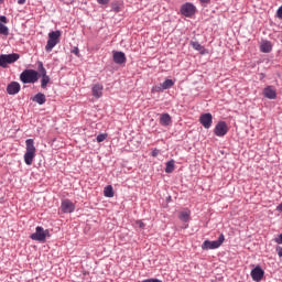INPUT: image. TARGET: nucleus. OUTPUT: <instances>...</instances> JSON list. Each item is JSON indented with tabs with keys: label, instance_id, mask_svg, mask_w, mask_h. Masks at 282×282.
<instances>
[{
	"label": "nucleus",
	"instance_id": "nucleus-1",
	"mask_svg": "<svg viewBox=\"0 0 282 282\" xmlns=\"http://www.w3.org/2000/svg\"><path fill=\"white\" fill-rule=\"evenodd\" d=\"M26 151L24 153V163L26 166H32L34 158H36V147H34V139H26Z\"/></svg>",
	"mask_w": 282,
	"mask_h": 282
},
{
	"label": "nucleus",
	"instance_id": "nucleus-2",
	"mask_svg": "<svg viewBox=\"0 0 282 282\" xmlns=\"http://www.w3.org/2000/svg\"><path fill=\"white\" fill-rule=\"evenodd\" d=\"M39 75H40L39 72L34 69H24L20 74V80L24 85H28V84L34 85V83H39Z\"/></svg>",
	"mask_w": 282,
	"mask_h": 282
},
{
	"label": "nucleus",
	"instance_id": "nucleus-3",
	"mask_svg": "<svg viewBox=\"0 0 282 282\" xmlns=\"http://www.w3.org/2000/svg\"><path fill=\"white\" fill-rule=\"evenodd\" d=\"M47 237H51L50 229H44L43 227L37 226L35 228V232L30 236V239H32V241H40V243H45V239H47Z\"/></svg>",
	"mask_w": 282,
	"mask_h": 282
},
{
	"label": "nucleus",
	"instance_id": "nucleus-4",
	"mask_svg": "<svg viewBox=\"0 0 282 282\" xmlns=\"http://www.w3.org/2000/svg\"><path fill=\"white\" fill-rule=\"evenodd\" d=\"M61 43V31H52L48 33V40L45 46L46 52H52L56 45Z\"/></svg>",
	"mask_w": 282,
	"mask_h": 282
},
{
	"label": "nucleus",
	"instance_id": "nucleus-5",
	"mask_svg": "<svg viewBox=\"0 0 282 282\" xmlns=\"http://www.w3.org/2000/svg\"><path fill=\"white\" fill-rule=\"evenodd\" d=\"M224 241H226V236L220 234L217 240H205L202 245V250H217V248H221Z\"/></svg>",
	"mask_w": 282,
	"mask_h": 282
},
{
	"label": "nucleus",
	"instance_id": "nucleus-6",
	"mask_svg": "<svg viewBox=\"0 0 282 282\" xmlns=\"http://www.w3.org/2000/svg\"><path fill=\"white\" fill-rule=\"evenodd\" d=\"M20 58V55L17 53L13 54H2L0 55V67H8V65H12V63H17V59Z\"/></svg>",
	"mask_w": 282,
	"mask_h": 282
},
{
	"label": "nucleus",
	"instance_id": "nucleus-7",
	"mask_svg": "<svg viewBox=\"0 0 282 282\" xmlns=\"http://www.w3.org/2000/svg\"><path fill=\"white\" fill-rule=\"evenodd\" d=\"M76 210V205L70 199L62 200L59 214L61 215H69Z\"/></svg>",
	"mask_w": 282,
	"mask_h": 282
},
{
	"label": "nucleus",
	"instance_id": "nucleus-8",
	"mask_svg": "<svg viewBox=\"0 0 282 282\" xmlns=\"http://www.w3.org/2000/svg\"><path fill=\"white\" fill-rule=\"evenodd\" d=\"M214 133L217 138H224L228 133V123L226 121H219L214 129Z\"/></svg>",
	"mask_w": 282,
	"mask_h": 282
},
{
	"label": "nucleus",
	"instance_id": "nucleus-9",
	"mask_svg": "<svg viewBox=\"0 0 282 282\" xmlns=\"http://www.w3.org/2000/svg\"><path fill=\"white\" fill-rule=\"evenodd\" d=\"M196 11H197V9L191 2L184 3L181 7V14H183V17L191 18V17H193L195 14Z\"/></svg>",
	"mask_w": 282,
	"mask_h": 282
},
{
	"label": "nucleus",
	"instance_id": "nucleus-10",
	"mask_svg": "<svg viewBox=\"0 0 282 282\" xmlns=\"http://www.w3.org/2000/svg\"><path fill=\"white\" fill-rule=\"evenodd\" d=\"M251 279L252 281L260 282L262 281L263 276L265 275V271L261 268V265H256L251 272Z\"/></svg>",
	"mask_w": 282,
	"mask_h": 282
},
{
	"label": "nucleus",
	"instance_id": "nucleus-11",
	"mask_svg": "<svg viewBox=\"0 0 282 282\" xmlns=\"http://www.w3.org/2000/svg\"><path fill=\"white\" fill-rule=\"evenodd\" d=\"M199 122L204 129H210L213 127V115L210 112L200 115Z\"/></svg>",
	"mask_w": 282,
	"mask_h": 282
},
{
	"label": "nucleus",
	"instance_id": "nucleus-12",
	"mask_svg": "<svg viewBox=\"0 0 282 282\" xmlns=\"http://www.w3.org/2000/svg\"><path fill=\"white\" fill-rule=\"evenodd\" d=\"M112 61L117 65H123V63H127V55L122 52L115 51L112 54Z\"/></svg>",
	"mask_w": 282,
	"mask_h": 282
},
{
	"label": "nucleus",
	"instance_id": "nucleus-13",
	"mask_svg": "<svg viewBox=\"0 0 282 282\" xmlns=\"http://www.w3.org/2000/svg\"><path fill=\"white\" fill-rule=\"evenodd\" d=\"M19 91H21V84H19L18 82H12L11 84H9L7 86V93L10 96H14V95L19 94Z\"/></svg>",
	"mask_w": 282,
	"mask_h": 282
},
{
	"label": "nucleus",
	"instance_id": "nucleus-14",
	"mask_svg": "<svg viewBox=\"0 0 282 282\" xmlns=\"http://www.w3.org/2000/svg\"><path fill=\"white\" fill-rule=\"evenodd\" d=\"M263 96L264 98L274 100V98H276V89L273 86H268L263 89Z\"/></svg>",
	"mask_w": 282,
	"mask_h": 282
},
{
	"label": "nucleus",
	"instance_id": "nucleus-15",
	"mask_svg": "<svg viewBox=\"0 0 282 282\" xmlns=\"http://www.w3.org/2000/svg\"><path fill=\"white\" fill-rule=\"evenodd\" d=\"M260 52H263V54H270L272 52V43L270 41H265L260 46Z\"/></svg>",
	"mask_w": 282,
	"mask_h": 282
},
{
	"label": "nucleus",
	"instance_id": "nucleus-16",
	"mask_svg": "<svg viewBox=\"0 0 282 282\" xmlns=\"http://www.w3.org/2000/svg\"><path fill=\"white\" fill-rule=\"evenodd\" d=\"M160 122H161L162 127H169L172 122L171 115L162 113L160 117Z\"/></svg>",
	"mask_w": 282,
	"mask_h": 282
},
{
	"label": "nucleus",
	"instance_id": "nucleus-17",
	"mask_svg": "<svg viewBox=\"0 0 282 282\" xmlns=\"http://www.w3.org/2000/svg\"><path fill=\"white\" fill-rule=\"evenodd\" d=\"M191 45L196 52H200V54H208V50H206L199 42H191Z\"/></svg>",
	"mask_w": 282,
	"mask_h": 282
},
{
	"label": "nucleus",
	"instance_id": "nucleus-18",
	"mask_svg": "<svg viewBox=\"0 0 282 282\" xmlns=\"http://www.w3.org/2000/svg\"><path fill=\"white\" fill-rule=\"evenodd\" d=\"M102 85L100 84H96L94 87H93V96L95 98H100L102 96Z\"/></svg>",
	"mask_w": 282,
	"mask_h": 282
},
{
	"label": "nucleus",
	"instance_id": "nucleus-19",
	"mask_svg": "<svg viewBox=\"0 0 282 282\" xmlns=\"http://www.w3.org/2000/svg\"><path fill=\"white\" fill-rule=\"evenodd\" d=\"M34 102H37V105H45V96L41 93L36 94L33 98Z\"/></svg>",
	"mask_w": 282,
	"mask_h": 282
},
{
	"label": "nucleus",
	"instance_id": "nucleus-20",
	"mask_svg": "<svg viewBox=\"0 0 282 282\" xmlns=\"http://www.w3.org/2000/svg\"><path fill=\"white\" fill-rule=\"evenodd\" d=\"M173 171H175V161L170 160L166 162L165 173H172Z\"/></svg>",
	"mask_w": 282,
	"mask_h": 282
},
{
	"label": "nucleus",
	"instance_id": "nucleus-21",
	"mask_svg": "<svg viewBox=\"0 0 282 282\" xmlns=\"http://www.w3.org/2000/svg\"><path fill=\"white\" fill-rule=\"evenodd\" d=\"M161 85L163 86V90L171 89L175 85V80L165 79Z\"/></svg>",
	"mask_w": 282,
	"mask_h": 282
},
{
	"label": "nucleus",
	"instance_id": "nucleus-22",
	"mask_svg": "<svg viewBox=\"0 0 282 282\" xmlns=\"http://www.w3.org/2000/svg\"><path fill=\"white\" fill-rule=\"evenodd\" d=\"M105 197H113V186L108 185L104 189Z\"/></svg>",
	"mask_w": 282,
	"mask_h": 282
},
{
	"label": "nucleus",
	"instance_id": "nucleus-23",
	"mask_svg": "<svg viewBox=\"0 0 282 282\" xmlns=\"http://www.w3.org/2000/svg\"><path fill=\"white\" fill-rule=\"evenodd\" d=\"M37 70L40 76L42 77L47 76V70L45 69V66H43V62H39Z\"/></svg>",
	"mask_w": 282,
	"mask_h": 282
},
{
	"label": "nucleus",
	"instance_id": "nucleus-24",
	"mask_svg": "<svg viewBox=\"0 0 282 282\" xmlns=\"http://www.w3.org/2000/svg\"><path fill=\"white\" fill-rule=\"evenodd\" d=\"M180 219L181 221H188V219H191V213L189 212H181L180 213Z\"/></svg>",
	"mask_w": 282,
	"mask_h": 282
},
{
	"label": "nucleus",
	"instance_id": "nucleus-25",
	"mask_svg": "<svg viewBox=\"0 0 282 282\" xmlns=\"http://www.w3.org/2000/svg\"><path fill=\"white\" fill-rule=\"evenodd\" d=\"M0 34L8 36L10 34V29L7 25L0 22Z\"/></svg>",
	"mask_w": 282,
	"mask_h": 282
},
{
	"label": "nucleus",
	"instance_id": "nucleus-26",
	"mask_svg": "<svg viewBox=\"0 0 282 282\" xmlns=\"http://www.w3.org/2000/svg\"><path fill=\"white\" fill-rule=\"evenodd\" d=\"M50 84V76H44L42 77V80H41V87L42 89H45V87H47V85Z\"/></svg>",
	"mask_w": 282,
	"mask_h": 282
},
{
	"label": "nucleus",
	"instance_id": "nucleus-27",
	"mask_svg": "<svg viewBox=\"0 0 282 282\" xmlns=\"http://www.w3.org/2000/svg\"><path fill=\"white\" fill-rule=\"evenodd\" d=\"M160 91H164L162 84L152 87V94H160Z\"/></svg>",
	"mask_w": 282,
	"mask_h": 282
},
{
	"label": "nucleus",
	"instance_id": "nucleus-28",
	"mask_svg": "<svg viewBox=\"0 0 282 282\" xmlns=\"http://www.w3.org/2000/svg\"><path fill=\"white\" fill-rule=\"evenodd\" d=\"M107 140V133H100L97 135V142H105Z\"/></svg>",
	"mask_w": 282,
	"mask_h": 282
},
{
	"label": "nucleus",
	"instance_id": "nucleus-29",
	"mask_svg": "<svg viewBox=\"0 0 282 282\" xmlns=\"http://www.w3.org/2000/svg\"><path fill=\"white\" fill-rule=\"evenodd\" d=\"M70 52L72 54H75V56L80 57V50L78 48V46H75Z\"/></svg>",
	"mask_w": 282,
	"mask_h": 282
},
{
	"label": "nucleus",
	"instance_id": "nucleus-30",
	"mask_svg": "<svg viewBox=\"0 0 282 282\" xmlns=\"http://www.w3.org/2000/svg\"><path fill=\"white\" fill-rule=\"evenodd\" d=\"M278 19H282V6L276 11Z\"/></svg>",
	"mask_w": 282,
	"mask_h": 282
},
{
	"label": "nucleus",
	"instance_id": "nucleus-31",
	"mask_svg": "<svg viewBox=\"0 0 282 282\" xmlns=\"http://www.w3.org/2000/svg\"><path fill=\"white\" fill-rule=\"evenodd\" d=\"M0 23H8V18L6 15H0Z\"/></svg>",
	"mask_w": 282,
	"mask_h": 282
},
{
	"label": "nucleus",
	"instance_id": "nucleus-32",
	"mask_svg": "<svg viewBox=\"0 0 282 282\" xmlns=\"http://www.w3.org/2000/svg\"><path fill=\"white\" fill-rule=\"evenodd\" d=\"M275 243H279V245L282 243V234H280V235L275 238Z\"/></svg>",
	"mask_w": 282,
	"mask_h": 282
},
{
	"label": "nucleus",
	"instance_id": "nucleus-33",
	"mask_svg": "<svg viewBox=\"0 0 282 282\" xmlns=\"http://www.w3.org/2000/svg\"><path fill=\"white\" fill-rule=\"evenodd\" d=\"M276 252H278V256L281 258L282 257V247L281 246H278L275 248Z\"/></svg>",
	"mask_w": 282,
	"mask_h": 282
},
{
	"label": "nucleus",
	"instance_id": "nucleus-34",
	"mask_svg": "<svg viewBox=\"0 0 282 282\" xmlns=\"http://www.w3.org/2000/svg\"><path fill=\"white\" fill-rule=\"evenodd\" d=\"M97 2L101 6H107V3H109V0H97Z\"/></svg>",
	"mask_w": 282,
	"mask_h": 282
},
{
	"label": "nucleus",
	"instance_id": "nucleus-35",
	"mask_svg": "<svg viewBox=\"0 0 282 282\" xmlns=\"http://www.w3.org/2000/svg\"><path fill=\"white\" fill-rule=\"evenodd\" d=\"M26 0H18L19 6H24Z\"/></svg>",
	"mask_w": 282,
	"mask_h": 282
},
{
	"label": "nucleus",
	"instance_id": "nucleus-36",
	"mask_svg": "<svg viewBox=\"0 0 282 282\" xmlns=\"http://www.w3.org/2000/svg\"><path fill=\"white\" fill-rule=\"evenodd\" d=\"M200 1V3H209L210 2V0H199Z\"/></svg>",
	"mask_w": 282,
	"mask_h": 282
},
{
	"label": "nucleus",
	"instance_id": "nucleus-37",
	"mask_svg": "<svg viewBox=\"0 0 282 282\" xmlns=\"http://www.w3.org/2000/svg\"><path fill=\"white\" fill-rule=\"evenodd\" d=\"M153 158L158 156V152H152Z\"/></svg>",
	"mask_w": 282,
	"mask_h": 282
},
{
	"label": "nucleus",
	"instance_id": "nucleus-38",
	"mask_svg": "<svg viewBox=\"0 0 282 282\" xmlns=\"http://www.w3.org/2000/svg\"><path fill=\"white\" fill-rule=\"evenodd\" d=\"M144 226V224L140 223V228H142Z\"/></svg>",
	"mask_w": 282,
	"mask_h": 282
},
{
	"label": "nucleus",
	"instance_id": "nucleus-39",
	"mask_svg": "<svg viewBox=\"0 0 282 282\" xmlns=\"http://www.w3.org/2000/svg\"><path fill=\"white\" fill-rule=\"evenodd\" d=\"M0 3H3V0H0Z\"/></svg>",
	"mask_w": 282,
	"mask_h": 282
},
{
	"label": "nucleus",
	"instance_id": "nucleus-40",
	"mask_svg": "<svg viewBox=\"0 0 282 282\" xmlns=\"http://www.w3.org/2000/svg\"><path fill=\"white\" fill-rule=\"evenodd\" d=\"M115 10H116V12H118V8H116Z\"/></svg>",
	"mask_w": 282,
	"mask_h": 282
}]
</instances>
